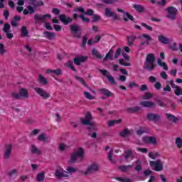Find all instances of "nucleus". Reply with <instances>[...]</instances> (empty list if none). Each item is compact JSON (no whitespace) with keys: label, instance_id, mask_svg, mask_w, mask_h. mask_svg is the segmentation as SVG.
I'll use <instances>...</instances> for the list:
<instances>
[{"label":"nucleus","instance_id":"1","mask_svg":"<svg viewBox=\"0 0 182 182\" xmlns=\"http://www.w3.org/2000/svg\"><path fill=\"white\" fill-rule=\"evenodd\" d=\"M74 12H79L80 14H82L80 15H77V14L74 13L73 14V19L76 21L77 18H80L82 19V22L89 23L90 22V19L85 17V15H87L88 16H93L95 15V11L93 9H87V11H85V8L83 7H77L74 9Z\"/></svg>","mask_w":182,"mask_h":182},{"label":"nucleus","instance_id":"2","mask_svg":"<svg viewBox=\"0 0 182 182\" xmlns=\"http://www.w3.org/2000/svg\"><path fill=\"white\" fill-rule=\"evenodd\" d=\"M156 62V55L153 53H149L146 55V60L144 63V69L147 70L148 72H151L154 70L156 68V65L154 63Z\"/></svg>","mask_w":182,"mask_h":182},{"label":"nucleus","instance_id":"3","mask_svg":"<svg viewBox=\"0 0 182 182\" xmlns=\"http://www.w3.org/2000/svg\"><path fill=\"white\" fill-rule=\"evenodd\" d=\"M11 97L16 100H21L22 97L28 99V97H29V93L28 92V90L21 87L19 89V93L14 92H11Z\"/></svg>","mask_w":182,"mask_h":182},{"label":"nucleus","instance_id":"4","mask_svg":"<svg viewBox=\"0 0 182 182\" xmlns=\"http://www.w3.org/2000/svg\"><path fill=\"white\" fill-rule=\"evenodd\" d=\"M92 120H93V116L90 112L86 113L85 118L80 119V122L84 126H93Z\"/></svg>","mask_w":182,"mask_h":182},{"label":"nucleus","instance_id":"5","mask_svg":"<svg viewBox=\"0 0 182 182\" xmlns=\"http://www.w3.org/2000/svg\"><path fill=\"white\" fill-rule=\"evenodd\" d=\"M70 31L74 33L75 38L77 39H80L82 36V28H80V26L77 24H72L70 26Z\"/></svg>","mask_w":182,"mask_h":182},{"label":"nucleus","instance_id":"6","mask_svg":"<svg viewBox=\"0 0 182 182\" xmlns=\"http://www.w3.org/2000/svg\"><path fill=\"white\" fill-rule=\"evenodd\" d=\"M99 171V164L93 162L89 165L87 168L86 171L84 173L85 176H89V174H93V173H97Z\"/></svg>","mask_w":182,"mask_h":182},{"label":"nucleus","instance_id":"7","mask_svg":"<svg viewBox=\"0 0 182 182\" xmlns=\"http://www.w3.org/2000/svg\"><path fill=\"white\" fill-rule=\"evenodd\" d=\"M166 11L168 12L166 18L168 19H171V21H174L176 19V16H177V9L174 6H169L166 8Z\"/></svg>","mask_w":182,"mask_h":182},{"label":"nucleus","instance_id":"8","mask_svg":"<svg viewBox=\"0 0 182 182\" xmlns=\"http://www.w3.org/2000/svg\"><path fill=\"white\" fill-rule=\"evenodd\" d=\"M149 164L152 168V170H154L155 171H161L164 168L163 164L160 159H158L156 161H151Z\"/></svg>","mask_w":182,"mask_h":182},{"label":"nucleus","instance_id":"9","mask_svg":"<svg viewBox=\"0 0 182 182\" xmlns=\"http://www.w3.org/2000/svg\"><path fill=\"white\" fill-rule=\"evenodd\" d=\"M105 16H107V18H112L114 21H122L120 16L110 11L109 8L105 9Z\"/></svg>","mask_w":182,"mask_h":182},{"label":"nucleus","instance_id":"10","mask_svg":"<svg viewBox=\"0 0 182 182\" xmlns=\"http://www.w3.org/2000/svg\"><path fill=\"white\" fill-rule=\"evenodd\" d=\"M11 154H12V144H6L3 159L4 160H9V159H11Z\"/></svg>","mask_w":182,"mask_h":182},{"label":"nucleus","instance_id":"11","mask_svg":"<svg viewBox=\"0 0 182 182\" xmlns=\"http://www.w3.org/2000/svg\"><path fill=\"white\" fill-rule=\"evenodd\" d=\"M34 90L43 99L46 100V99H49V97H50V94H49V92H47L46 91H45L43 89H42L41 87H36L34 89Z\"/></svg>","mask_w":182,"mask_h":182},{"label":"nucleus","instance_id":"12","mask_svg":"<svg viewBox=\"0 0 182 182\" xmlns=\"http://www.w3.org/2000/svg\"><path fill=\"white\" fill-rule=\"evenodd\" d=\"M46 18H48V19H51L52 16H50V14L41 15V14H36L34 16L33 19H34V21H36V22H41L42 23H43V22H45V20L46 19Z\"/></svg>","mask_w":182,"mask_h":182},{"label":"nucleus","instance_id":"13","mask_svg":"<svg viewBox=\"0 0 182 182\" xmlns=\"http://www.w3.org/2000/svg\"><path fill=\"white\" fill-rule=\"evenodd\" d=\"M59 20L62 23H63V25H69V23H72V22H73V18L66 16L65 14H60Z\"/></svg>","mask_w":182,"mask_h":182},{"label":"nucleus","instance_id":"14","mask_svg":"<svg viewBox=\"0 0 182 182\" xmlns=\"http://www.w3.org/2000/svg\"><path fill=\"white\" fill-rule=\"evenodd\" d=\"M88 58L89 57L87 56L80 55L79 57L75 58L73 59V62L75 65H77V66H80L81 63H85V62H87Z\"/></svg>","mask_w":182,"mask_h":182},{"label":"nucleus","instance_id":"15","mask_svg":"<svg viewBox=\"0 0 182 182\" xmlns=\"http://www.w3.org/2000/svg\"><path fill=\"white\" fill-rule=\"evenodd\" d=\"M146 119L149 122H158V120H160L161 119V117L157 114L154 113H148L146 114Z\"/></svg>","mask_w":182,"mask_h":182},{"label":"nucleus","instance_id":"16","mask_svg":"<svg viewBox=\"0 0 182 182\" xmlns=\"http://www.w3.org/2000/svg\"><path fill=\"white\" fill-rule=\"evenodd\" d=\"M75 79H76V80H78V82H80V83H81V85H82V86H85V87H87V89H88V90L92 92V93H95V90H93L92 88H90V87H89V85H87L86 82H85V79L83 77H80L77 75H75Z\"/></svg>","mask_w":182,"mask_h":182},{"label":"nucleus","instance_id":"17","mask_svg":"<svg viewBox=\"0 0 182 182\" xmlns=\"http://www.w3.org/2000/svg\"><path fill=\"white\" fill-rule=\"evenodd\" d=\"M142 141H144L145 144H157V139H156V137H143Z\"/></svg>","mask_w":182,"mask_h":182},{"label":"nucleus","instance_id":"18","mask_svg":"<svg viewBox=\"0 0 182 182\" xmlns=\"http://www.w3.org/2000/svg\"><path fill=\"white\" fill-rule=\"evenodd\" d=\"M119 136L121 137H129L130 136H133V131L129 129H124L121 132H119Z\"/></svg>","mask_w":182,"mask_h":182},{"label":"nucleus","instance_id":"19","mask_svg":"<svg viewBox=\"0 0 182 182\" xmlns=\"http://www.w3.org/2000/svg\"><path fill=\"white\" fill-rule=\"evenodd\" d=\"M141 106H143L144 107H149L155 109L156 104L151 101H142L140 102Z\"/></svg>","mask_w":182,"mask_h":182},{"label":"nucleus","instance_id":"20","mask_svg":"<svg viewBox=\"0 0 182 182\" xmlns=\"http://www.w3.org/2000/svg\"><path fill=\"white\" fill-rule=\"evenodd\" d=\"M125 110L127 112V113H137V112H140L141 110V107L139 106L131 107L127 108Z\"/></svg>","mask_w":182,"mask_h":182},{"label":"nucleus","instance_id":"21","mask_svg":"<svg viewBox=\"0 0 182 182\" xmlns=\"http://www.w3.org/2000/svg\"><path fill=\"white\" fill-rule=\"evenodd\" d=\"M63 173H66L62 168H57L55 172V176L56 178L60 180V178H62L63 177Z\"/></svg>","mask_w":182,"mask_h":182},{"label":"nucleus","instance_id":"22","mask_svg":"<svg viewBox=\"0 0 182 182\" xmlns=\"http://www.w3.org/2000/svg\"><path fill=\"white\" fill-rule=\"evenodd\" d=\"M43 35L46 39H48V41H52L55 36H56V34L54 32L50 31H44Z\"/></svg>","mask_w":182,"mask_h":182},{"label":"nucleus","instance_id":"23","mask_svg":"<svg viewBox=\"0 0 182 182\" xmlns=\"http://www.w3.org/2000/svg\"><path fill=\"white\" fill-rule=\"evenodd\" d=\"M100 92L101 95L106 96V97H110L112 96H114V94L106 88L100 89Z\"/></svg>","mask_w":182,"mask_h":182},{"label":"nucleus","instance_id":"24","mask_svg":"<svg viewBox=\"0 0 182 182\" xmlns=\"http://www.w3.org/2000/svg\"><path fill=\"white\" fill-rule=\"evenodd\" d=\"M158 39L161 43H163V45H168V43H170V40L163 35L159 36Z\"/></svg>","mask_w":182,"mask_h":182},{"label":"nucleus","instance_id":"25","mask_svg":"<svg viewBox=\"0 0 182 182\" xmlns=\"http://www.w3.org/2000/svg\"><path fill=\"white\" fill-rule=\"evenodd\" d=\"M79 159H83L85 157V149L82 147H79L78 150L74 153Z\"/></svg>","mask_w":182,"mask_h":182},{"label":"nucleus","instance_id":"26","mask_svg":"<svg viewBox=\"0 0 182 182\" xmlns=\"http://www.w3.org/2000/svg\"><path fill=\"white\" fill-rule=\"evenodd\" d=\"M149 133V129L144 128L143 127H139L138 130H136V134L138 136H141L144 134Z\"/></svg>","mask_w":182,"mask_h":182},{"label":"nucleus","instance_id":"27","mask_svg":"<svg viewBox=\"0 0 182 182\" xmlns=\"http://www.w3.org/2000/svg\"><path fill=\"white\" fill-rule=\"evenodd\" d=\"M113 53H114V51L113 49H110L104 58V62H106L107 59H109V60H113Z\"/></svg>","mask_w":182,"mask_h":182},{"label":"nucleus","instance_id":"28","mask_svg":"<svg viewBox=\"0 0 182 182\" xmlns=\"http://www.w3.org/2000/svg\"><path fill=\"white\" fill-rule=\"evenodd\" d=\"M135 171H137L138 173H140V171H141V170H143V166H141V161L140 159H137L135 161Z\"/></svg>","mask_w":182,"mask_h":182},{"label":"nucleus","instance_id":"29","mask_svg":"<svg viewBox=\"0 0 182 182\" xmlns=\"http://www.w3.org/2000/svg\"><path fill=\"white\" fill-rule=\"evenodd\" d=\"M31 152L33 154H38V156H41V154H42V151L39 150L35 145H31Z\"/></svg>","mask_w":182,"mask_h":182},{"label":"nucleus","instance_id":"30","mask_svg":"<svg viewBox=\"0 0 182 182\" xmlns=\"http://www.w3.org/2000/svg\"><path fill=\"white\" fill-rule=\"evenodd\" d=\"M124 159L127 160L128 159H134V156L133 155V151L132 149H128L127 151H124Z\"/></svg>","mask_w":182,"mask_h":182},{"label":"nucleus","instance_id":"31","mask_svg":"<svg viewBox=\"0 0 182 182\" xmlns=\"http://www.w3.org/2000/svg\"><path fill=\"white\" fill-rule=\"evenodd\" d=\"M133 8L136 11V12H139V14H143L144 12V6L140 5V4H133Z\"/></svg>","mask_w":182,"mask_h":182},{"label":"nucleus","instance_id":"32","mask_svg":"<svg viewBox=\"0 0 182 182\" xmlns=\"http://www.w3.org/2000/svg\"><path fill=\"white\" fill-rule=\"evenodd\" d=\"M46 73H51L56 75V76H62V70L58 68L57 70H47Z\"/></svg>","mask_w":182,"mask_h":182},{"label":"nucleus","instance_id":"33","mask_svg":"<svg viewBox=\"0 0 182 182\" xmlns=\"http://www.w3.org/2000/svg\"><path fill=\"white\" fill-rule=\"evenodd\" d=\"M127 39L129 46H132L134 41L137 39V37L136 36H129L127 37Z\"/></svg>","mask_w":182,"mask_h":182},{"label":"nucleus","instance_id":"34","mask_svg":"<svg viewBox=\"0 0 182 182\" xmlns=\"http://www.w3.org/2000/svg\"><path fill=\"white\" fill-rule=\"evenodd\" d=\"M166 116L168 120L173 123H176L178 121V118L171 114H166Z\"/></svg>","mask_w":182,"mask_h":182},{"label":"nucleus","instance_id":"35","mask_svg":"<svg viewBox=\"0 0 182 182\" xmlns=\"http://www.w3.org/2000/svg\"><path fill=\"white\" fill-rule=\"evenodd\" d=\"M38 79L41 85H43V86H46V85H48V79H46L43 75H40Z\"/></svg>","mask_w":182,"mask_h":182},{"label":"nucleus","instance_id":"36","mask_svg":"<svg viewBox=\"0 0 182 182\" xmlns=\"http://www.w3.org/2000/svg\"><path fill=\"white\" fill-rule=\"evenodd\" d=\"M119 123H122V119L109 121L108 126L109 127H113L114 124H119Z\"/></svg>","mask_w":182,"mask_h":182},{"label":"nucleus","instance_id":"37","mask_svg":"<svg viewBox=\"0 0 182 182\" xmlns=\"http://www.w3.org/2000/svg\"><path fill=\"white\" fill-rule=\"evenodd\" d=\"M92 55L93 56H96L97 59H102L103 58L102 54L99 53V50H97L96 48H93L92 50Z\"/></svg>","mask_w":182,"mask_h":182},{"label":"nucleus","instance_id":"38","mask_svg":"<svg viewBox=\"0 0 182 182\" xmlns=\"http://www.w3.org/2000/svg\"><path fill=\"white\" fill-rule=\"evenodd\" d=\"M150 41H151L146 40V41L141 42V43L139 46V50H143V49L146 48V46L144 45H147V46L150 45Z\"/></svg>","mask_w":182,"mask_h":182},{"label":"nucleus","instance_id":"39","mask_svg":"<svg viewBox=\"0 0 182 182\" xmlns=\"http://www.w3.org/2000/svg\"><path fill=\"white\" fill-rule=\"evenodd\" d=\"M36 180L38 182H42L45 180V172H41L37 174Z\"/></svg>","mask_w":182,"mask_h":182},{"label":"nucleus","instance_id":"40","mask_svg":"<svg viewBox=\"0 0 182 182\" xmlns=\"http://www.w3.org/2000/svg\"><path fill=\"white\" fill-rule=\"evenodd\" d=\"M29 33V31H28V28H26V26H22L21 27V36L23 38H26Z\"/></svg>","mask_w":182,"mask_h":182},{"label":"nucleus","instance_id":"41","mask_svg":"<svg viewBox=\"0 0 182 182\" xmlns=\"http://www.w3.org/2000/svg\"><path fill=\"white\" fill-rule=\"evenodd\" d=\"M67 68H69L73 70V72H76V68L73 66V62L72 60H68V63L65 64Z\"/></svg>","mask_w":182,"mask_h":182},{"label":"nucleus","instance_id":"42","mask_svg":"<svg viewBox=\"0 0 182 182\" xmlns=\"http://www.w3.org/2000/svg\"><path fill=\"white\" fill-rule=\"evenodd\" d=\"M174 93L176 96H181L182 95V89L181 87L177 86L174 90Z\"/></svg>","mask_w":182,"mask_h":182},{"label":"nucleus","instance_id":"43","mask_svg":"<svg viewBox=\"0 0 182 182\" xmlns=\"http://www.w3.org/2000/svg\"><path fill=\"white\" fill-rule=\"evenodd\" d=\"M76 160H77V156L73 154L71 155L70 159L68 161L69 164H75V163H76Z\"/></svg>","mask_w":182,"mask_h":182},{"label":"nucleus","instance_id":"44","mask_svg":"<svg viewBox=\"0 0 182 182\" xmlns=\"http://www.w3.org/2000/svg\"><path fill=\"white\" fill-rule=\"evenodd\" d=\"M29 5H32V6H33V8H35V9H36L39 6H43V5H45V3H43V1H40L37 2L36 4L29 3Z\"/></svg>","mask_w":182,"mask_h":182},{"label":"nucleus","instance_id":"45","mask_svg":"<svg viewBox=\"0 0 182 182\" xmlns=\"http://www.w3.org/2000/svg\"><path fill=\"white\" fill-rule=\"evenodd\" d=\"M107 79L108 80V82L111 85H117V82H116V80H114V77L112 75H107Z\"/></svg>","mask_w":182,"mask_h":182},{"label":"nucleus","instance_id":"46","mask_svg":"<svg viewBox=\"0 0 182 182\" xmlns=\"http://www.w3.org/2000/svg\"><path fill=\"white\" fill-rule=\"evenodd\" d=\"M116 180L121 182H133V180L127 178L117 177Z\"/></svg>","mask_w":182,"mask_h":182},{"label":"nucleus","instance_id":"47","mask_svg":"<svg viewBox=\"0 0 182 182\" xmlns=\"http://www.w3.org/2000/svg\"><path fill=\"white\" fill-rule=\"evenodd\" d=\"M86 43H87V36H85L82 40L81 47L82 48H86Z\"/></svg>","mask_w":182,"mask_h":182},{"label":"nucleus","instance_id":"48","mask_svg":"<svg viewBox=\"0 0 182 182\" xmlns=\"http://www.w3.org/2000/svg\"><path fill=\"white\" fill-rule=\"evenodd\" d=\"M156 102L158 105V106H160V107H166L167 105H166L161 100L157 99L156 100Z\"/></svg>","mask_w":182,"mask_h":182},{"label":"nucleus","instance_id":"49","mask_svg":"<svg viewBox=\"0 0 182 182\" xmlns=\"http://www.w3.org/2000/svg\"><path fill=\"white\" fill-rule=\"evenodd\" d=\"M10 30H11V25L9 23H5L3 28L4 32L6 33L9 32Z\"/></svg>","mask_w":182,"mask_h":182},{"label":"nucleus","instance_id":"50","mask_svg":"<svg viewBox=\"0 0 182 182\" xmlns=\"http://www.w3.org/2000/svg\"><path fill=\"white\" fill-rule=\"evenodd\" d=\"M84 95L86 97V99H88L89 100H93L95 99V97H93L92 95H90V92H84Z\"/></svg>","mask_w":182,"mask_h":182},{"label":"nucleus","instance_id":"51","mask_svg":"<svg viewBox=\"0 0 182 182\" xmlns=\"http://www.w3.org/2000/svg\"><path fill=\"white\" fill-rule=\"evenodd\" d=\"M122 55V48H118L114 55V59H117Z\"/></svg>","mask_w":182,"mask_h":182},{"label":"nucleus","instance_id":"52","mask_svg":"<svg viewBox=\"0 0 182 182\" xmlns=\"http://www.w3.org/2000/svg\"><path fill=\"white\" fill-rule=\"evenodd\" d=\"M67 171L69 174H72L73 173H76V171H77V169L76 168L70 166L67 168Z\"/></svg>","mask_w":182,"mask_h":182},{"label":"nucleus","instance_id":"53","mask_svg":"<svg viewBox=\"0 0 182 182\" xmlns=\"http://www.w3.org/2000/svg\"><path fill=\"white\" fill-rule=\"evenodd\" d=\"M27 9L28 11V14H35V11L36 10V9H35V7H33L31 6H28Z\"/></svg>","mask_w":182,"mask_h":182},{"label":"nucleus","instance_id":"54","mask_svg":"<svg viewBox=\"0 0 182 182\" xmlns=\"http://www.w3.org/2000/svg\"><path fill=\"white\" fill-rule=\"evenodd\" d=\"M45 28L48 31H53V28L52 27V25H50V23H49V22L45 23Z\"/></svg>","mask_w":182,"mask_h":182},{"label":"nucleus","instance_id":"55","mask_svg":"<svg viewBox=\"0 0 182 182\" xmlns=\"http://www.w3.org/2000/svg\"><path fill=\"white\" fill-rule=\"evenodd\" d=\"M128 87H129V89H133V87H139V84H136L135 82H130Z\"/></svg>","mask_w":182,"mask_h":182},{"label":"nucleus","instance_id":"56","mask_svg":"<svg viewBox=\"0 0 182 182\" xmlns=\"http://www.w3.org/2000/svg\"><path fill=\"white\" fill-rule=\"evenodd\" d=\"M17 171H18L16 169H13L12 171H10L9 173H7V176H9V177H12L16 174Z\"/></svg>","mask_w":182,"mask_h":182},{"label":"nucleus","instance_id":"57","mask_svg":"<svg viewBox=\"0 0 182 182\" xmlns=\"http://www.w3.org/2000/svg\"><path fill=\"white\" fill-rule=\"evenodd\" d=\"M127 16V19H129V21H132V22H134V17L133 16L130 15L128 12L125 13V17Z\"/></svg>","mask_w":182,"mask_h":182},{"label":"nucleus","instance_id":"58","mask_svg":"<svg viewBox=\"0 0 182 182\" xmlns=\"http://www.w3.org/2000/svg\"><path fill=\"white\" fill-rule=\"evenodd\" d=\"M92 124L93 125H90V127H87V130H94V131L97 130V129L96 128V123L93 122Z\"/></svg>","mask_w":182,"mask_h":182},{"label":"nucleus","instance_id":"59","mask_svg":"<svg viewBox=\"0 0 182 182\" xmlns=\"http://www.w3.org/2000/svg\"><path fill=\"white\" fill-rule=\"evenodd\" d=\"M38 141H43V143H48V137H38Z\"/></svg>","mask_w":182,"mask_h":182},{"label":"nucleus","instance_id":"60","mask_svg":"<svg viewBox=\"0 0 182 182\" xmlns=\"http://www.w3.org/2000/svg\"><path fill=\"white\" fill-rule=\"evenodd\" d=\"M141 26H144L148 31H153V27L147 25L146 23H141Z\"/></svg>","mask_w":182,"mask_h":182},{"label":"nucleus","instance_id":"61","mask_svg":"<svg viewBox=\"0 0 182 182\" xmlns=\"http://www.w3.org/2000/svg\"><path fill=\"white\" fill-rule=\"evenodd\" d=\"M151 173H153V171L151 170H145L144 171V176L145 178L146 177H149V176H150V174H151Z\"/></svg>","mask_w":182,"mask_h":182},{"label":"nucleus","instance_id":"62","mask_svg":"<svg viewBox=\"0 0 182 182\" xmlns=\"http://www.w3.org/2000/svg\"><path fill=\"white\" fill-rule=\"evenodd\" d=\"M0 53L1 55H4V53H5V46L1 43H0Z\"/></svg>","mask_w":182,"mask_h":182},{"label":"nucleus","instance_id":"63","mask_svg":"<svg viewBox=\"0 0 182 182\" xmlns=\"http://www.w3.org/2000/svg\"><path fill=\"white\" fill-rule=\"evenodd\" d=\"M154 87L156 90H160L161 89V83L160 82H156L154 84Z\"/></svg>","mask_w":182,"mask_h":182},{"label":"nucleus","instance_id":"64","mask_svg":"<svg viewBox=\"0 0 182 182\" xmlns=\"http://www.w3.org/2000/svg\"><path fill=\"white\" fill-rule=\"evenodd\" d=\"M93 19L92 20V22H97L100 19V16L94 14L93 16Z\"/></svg>","mask_w":182,"mask_h":182}]
</instances>
